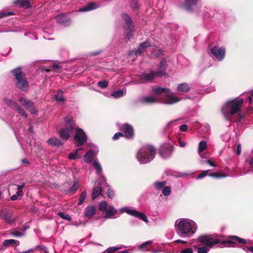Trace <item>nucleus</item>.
Listing matches in <instances>:
<instances>
[{
	"label": "nucleus",
	"instance_id": "19",
	"mask_svg": "<svg viewBox=\"0 0 253 253\" xmlns=\"http://www.w3.org/2000/svg\"><path fill=\"white\" fill-rule=\"evenodd\" d=\"M121 129L123 131L125 136L127 138L132 137L133 135V129L132 126L128 124H125L123 126Z\"/></svg>",
	"mask_w": 253,
	"mask_h": 253
},
{
	"label": "nucleus",
	"instance_id": "28",
	"mask_svg": "<svg viewBox=\"0 0 253 253\" xmlns=\"http://www.w3.org/2000/svg\"><path fill=\"white\" fill-rule=\"evenodd\" d=\"M47 143L49 145L53 146H59L62 145L61 141L58 138L54 137L49 138L47 140Z\"/></svg>",
	"mask_w": 253,
	"mask_h": 253
},
{
	"label": "nucleus",
	"instance_id": "2",
	"mask_svg": "<svg viewBox=\"0 0 253 253\" xmlns=\"http://www.w3.org/2000/svg\"><path fill=\"white\" fill-rule=\"evenodd\" d=\"M198 240L199 242L209 248H211L214 245L218 243H221L222 244H227L229 245L228 247H233V244H235L236 242H239L242 244L247 243L246 240L239 238L236 236H230L227 239L221 240L218 238H212L207 236L203 235L200 236Z\"/></svg>",
	"mask_w": 253,
	"mask_h": 253
},
{
	"label": "nucleus",
	"instance_id": "50",
	"mask_svg": "<svg viewBox=\"0 0 253 253\" xmlns=\"http://www.w3.org/2000/svg\"><path fill=\"white\" fill-rule=\"evenodd\" d=\"M180 253H193V251L191 248H188L181 250Z\"/></svg>",
	"mask_w": 253,
	"mask_h": 253
},
{
	"label": "nucleus",
	"instance_id": "8",
	"mask_svg": "<svg viewBox=\"0 0 253 253\" xmlns=\"http://www.w3.org/2000/svg\"><path fill=\"white\" fill-rule=\"evenodd\" d=\"M65 126L60 131V136L64 139H68L73 134L75 123L73 119L66 118Z\"/></svg>",
	"mask_w": 253,
	"mask_h": 253
},
{
	"label": "nucleus",
	"instance_id": "15",
	"mask_svg": "<svg viewBox=\"0 0 253 253\" xmlns=\"http://www.w3.org/2000/svg\"><path fill=\"white\" fill-rule=\"evenodd\" d=\"M211 52L216 59L220 61L223 60L225 57V49L223 47L215 46L211 50Z\"/></svg>",
	"mask_w": 253,
	"mask_h": 253
},
{
	"label": "nucleus",
	"instance_id": "60",
	"mask_svg": "<svg viewBox=\"0 0 253 253\" xmlns=\"http://www.w3.org/2000/svg\"><path fill=\"white\" fill-rule=\"evenodd\" d=\"M25 186V183H23L21 185H18L17 187V190H22V189Z\"/></svg>",
	"mask_w": 253,
	"mask_h": 253
},
{
	"label": "nucleus",
	"instance_id": "46",
	"mask_svg": "<svg viewBox=\"0 0 253 253\" xmlns=\"http://www.w3.org/2000/svg\"><path fill=\"white\" fill-rule=\"evenodd\" d=\"M98 85L101 88H105L108 84V82L107 81L104 80L103 81H99L97 83Z\"/></svg>",
	"mask_w": 253,
	"mask_h": 253
},
{
	"label": "nucleus",
	"instance_id": "58",
	"mask_svg": "<svg viewBox=\"0 0 253 253\" xmlns=\"http://www.w3.org/2000/svg\"><path fill=\"white\" fill-rule=\"evenodd\" d=\"M175 243H182V244H186L187 242L184 240H176L174 241Z\"/></svg>",
	"mask_w": 253,
	"mask_h": 253
},
{
	"label": "nucleus",
	"instance_id": "7",
	"mask_svg": "<svg viewBox=\"0 0 253 253\" xmlns=\"http://www.w3.org/2000/svg\"><path fill=\"white\" fill-rule=\"evenodd\" d=\"M99 210L105 212V218L113 219L117 217L118 211L113 206L108 205L105 201L101 202L99 205Z\"/></svg>",
	"mask_w": 253,
	"mask_h": 253
},
{
	"label": "nucleus",
	"instance_id": "12",
	"mask_svg": "<svg viewBox=\"0 0 253 253\" xmlns=\"http://www.w3.org/2000/svg\"><path fill=\"white\" fill-rule=\"evenodd\" d=\"M139 102L143 104H153L155 103H161V97L156 95H148L140 97L138 100Z\"/></svg>",
	"mask_w": 253,
	"mask_h": 253
},
{
	"label": "nucleus",
	"instance_id": "55",
	"mask_svg": "<svg viewBox=\"0 0 253 253\" xmlns=\"http://www.w3.org/2000/svg\"><path fill=\"white\" fill-rule=\"evenodd\" d=\"M247 162H248L250 165L253 166V157H250L247 160Z\"/></svg>",
	"mask_w": 253,
	"mask_h": 253
},
{
	"label": "nucleus",
	"instance_id": "59",
	"mask_svg": "<svg viewBox=\"0 0 253 253\" xmlns=\"http://www.w3.org/2000/svg\"><path fill=\"white\" fill-rule=\"evenodd\" d=\"M16 195H17V196H23V192L22 190H18V191H17V192L16 193Z\"/></svg>",
	"mask_w": 253,
	"mask_h": 253
},
{
	"label": "nucleus",
	"instance_id": "54",
	"mask_svg": "<svg viewBox=\"0 0 253 253\" xmlns=\"http://www.w3.org/2000/svg\"><path fill=\"white\" fill-rule=\"evenodd\" d=\"M243 250L247 253L252 252L253 253V247H245L243 248Z\"/></svg>",
	"mask_w": 253,
	"mask_h": 253
},
{
	"label": "nucleus",
	"instance_id": "53",
	"mask_svg": "<svg viewBox=\"0 0 253 253\" xmlns=\"http://www.w3.org/2000/svg\"><path fill=\"white\" fill-rule=\"evenodd\" d=\"M107 194L108 196L110 198H112L114 195V192L111 190L110 189H108Z\"/></svg>",
	"mask_w": 253,
	"mask_h": 253
},
{
	"label": "nucleus",
	"instance_id": "13",
	"mask_svg": "<svg viewBox=\"0 0 253 253\" xmlns=\"http://www.w3.org/2000/svg\"><path fill=\"white\" fill-rule=\"evenodd\" d=\"M173 151V146L169 143L163 144L160 147V155L163 158L170 157Z\"/></svg>",
	"mask_w": 253,
	"mask_h": 253
},
{
	"label": "nucleus",
	"instance_id": "6",
	"mask_svg": "<svg viewBox=\"0 0 253 253\" xmlns=\"http://www.w3.org/2000/svg\"><path fill=\"white\" fill-rule=\"evenodd\" d=\"M12 73L15 78L16 86L24 91H27L29 88V83L21 68H17L12 70Z\"/></svg>",
	"mask_w": 253,
	"mask_h": 253
},
{
	"label": "nucleus",
	"instance_id": "36",
	"mask_svg": "<svg viewBox=\"0 0 253 253\" xmlns=\"http://www.w3.org/2000/svg\"><path fill=\"white\" fill-rule=\"evenodd\" d=\"M55 98L58 101L61 102L64 100V98L63 96V92L61 90L59 89L57 91L55 95Z\"/></svg>",
	"mask_w": 253,
	"mask_h": 253
},
{
	"label": "nucleus",
	"instance_id": "37",
	"mask_svg": "<svg viewBox=\"0 0 253 253\" xmlns=\"http://www.w3.org/2000/svg\"><path fill=\"white\" fill-rule=\"evenodd\" d=\"M166 184V181L156 182L154 183L155 188L157 190L163 189Z\"/></svg>",
	"mask_w": 253,
	"mask_h": 253
},
{
	"label": "nucleus",
	"instance_id": "5",
	"mask_svg": "<svg viewBox=\"0 0 253 253\" xmlns=\"http://www.w3.org/2000/svg\"><path fill=\"white\" fill-rule=\"evenodd\" d=\"M243 102V99L233 100L228 101L222 108L223 114L227 120H229L227 118L228 115H232L238 112L241 109Z\"/></svg>",
	"mask_w": 253,
	"mask_h": 253
},
{
	"label": "nucleus",
	"instance_id": "63",
	"mask_svg": "<svg viewBox=\"0 0 253 253\" xmlns=\"http://www.w3.org/2000/svg\"><path fill=\"white\" fill-rule=\"evenodd\" d=\"M179 146L181 147H183L185 146L186 143L184 141H179Z\"/></svg>",
	"mask_w": 253,
	"mask_h": 253
},
{
	"label": "nucleus",
	"instance_id": "27",
	"mask_svg": "<svg viewBox=\"0 0 253 253\" xmlns=\"http://www.w3.org/2000/svg\"><path fill=\"white\" fill-rule=\"evenodd\" d=\"M190 86L187 83L179 84L177 85V91L182 92H187L190 90Z\"/></svg>",
	"mask_w": 253,
	"mask_h": 253
},
{
	"label": "nucleus",
	"instance_id": "45",
	"mask_svg": "<svg viewBox=\"0 0 253 253\" xmlns=\"http://www.w3.org/2000/svg\"><path fill=\"white\" fill-rule=\"evenodd\" d=\"M209 171V170H207L203 171V172L200 173L199 174H198V175L197 177V179H198L203 178L206 176H207V175L209 174L208 173Z\"/></svg>",
	"mask_w": 253,
	"mask_h": 253
},
{
	"label": "nucleus",
	"instance_id": "49",
	"mask_svg": "<svg viewBox=\"0 0 253 253\" xmlns=\"http://www.w3.org/2000/svg\"><path fill=\"white\" fill-rule=\"evenodd\" d=\"M123 134L122 132H118L117 133H116L114 135L113 137V139L114 140H117L119 139L120 137L123 136Z\"/></svg>",
	"mask_w": 253,
	"mask_h": 253
},
{
	"label": "nucleus",
	"instance_id": "48",
	"mask_svg": "<svg viewBox=\"0 0 253 253\" xmlns=\"http://www.w3.org/2000/svg\"><path fill=\"white\" fill-rule=\"evenodd\" d=\"M12 14H13V13H12L11 12H1V13H0V19L2 17H6L7 16L11 15Z\"/></svg>",
	"mask_w": 253,
	"mask_h": 253
},
{
	"label": "nucleus",
	"instance_id": "11",
	"mask_svg": "<svg viewBox=\"0 0 253 253\" xmlns=\"http://www.w3.org/2000/svg\"><path fill=\"white\" fill-rule=\"evenodd\" d=\"M120 211L121 213L126 212L129 215L140 218L145 222H148V218L145 214L128 207L121 208Z\"/></svg>",
	"mask_w": 253,
	"mask_h": 253
},
{
	"label": "nucleus",
	"instance_id": "43",
	"mask_svg": "<svg viewBox=\"0 0 253 253\" xmlns=\"http://www.w3.org/2000/svg\"><path fill=\"white\" fill-rule=\"evenodd\" d=\"M163 194L164 196H169L171 192V189L169 186H165L163 188Z\"/></svg>",
	"mask_w": 253,
	"mask_h": 253
},
{
	"label": "nucleus",
	"instance_id": "39",
	"mask_svg": "<svg viewBox=\"0 0 253 253\" xmlns=\"http://www.w3.org/2000/svg\"><path fill=\"white\" fill-rule=\"evenodd\" d=\"M124 95V91L122 90L115 91L112 93L111 95L115 98L120 97Z\"/></svg>",
	"mask_w": 253,
	"mask_h": 253
},
{
	"label": "nucleus",
	"instance_id": "34",
	"mask_svg": "<svg viewBox=\"0 0 253 253\" xmlns=\"http://www.w3.org/2000/svg\"><path fill=\"white\" fill-rule=\"evenodd\" d=\"M101 192V188L100 187H95L92 193V199H95L98 197Z\"/></svg>",
	"mask_w": 253,
	"mask_h": 253
},
{
	"label": "nucleus",
	"instance_id": "9",
	"mask_svg": "<svg viewBox=\"0 0 253 253\" xmlns=\"http://www.w3.org/2000/svg\"><path fill=\"white\" fill-rule=\"evenodd\" d=\"M122 16L127 25V28H126V31L125 33L126 41L127 42L129 40L132 36V31L134 30V26L132 24V21L131 18L128 15L123 13L122 15Z\"/></svg>",
	"mask_w": 253,
	"mask_h": 253
},
{
	"label": "nucleus",
	"instance_id": "24",
	"mask_svg": "<svg viewBox=\"0 0 253 253\" xmlns=\"http://www.w3.org/2000/svg\"><path fill=\"white\" fill-rule=\"evenodd\" d=\"M0 216L7 222H12L13 221L12 218V213L5 210H2L0 211Z\"/></svg>",
	"mask_w": 253,
	"mask_h": 253
},
{
	"label": "nucleus",
	"instance_id": "33",
	"mask_svg": "<svg viewBox=\"0 0 253 253\" xmlns=\"http://www.w3.org/2000/svg\"><path fill=\"white\" fill-rule=\"evenodd\" d=\"M13 244H14L16 246H18L19 245V242L18 240L8 239L5 240L3 242V245L4 246H8Z\"/></svg>",
	"mask_w": 253,
	"mask_h": 253
},
{
	"label": "nucleus",
	"instance_id": "57",
	"mask_svg": "<svg viewBox=\"0 0 253 253\" xmlns=\"http://www.w3.org/2000/svg\"><path fill=\"white\" fill-rule=\"evenodd\" d=\"M50 69H52V70L59 69V66L56 64H53L52 65L50 66Z\"/></svg>",
	"mask_w": 253,
	"mask_h": 253
},
{
	"label": "nucleus",
	"instance_id": "26",
	"mask_svg": "<svg viewBox=\"0 0 253 253\" xmlns=\"http://www.w3.org/2000/svg\"><path fill=\"white\" fill-rule=\"evenodd\" d=\"M96 208L94 206H88L87 207L84 211V214L85 216L91 218L95 213Z\"/></svg>",
	"mask_w": 253,
	"mask_h": 253
},
{
	"label": "nucleus",
	"instance_id": "21",
	"mask_svg": "<svg viewBox=\"0 0 253 253\" xmlns=\"http://www.w3.org/2000/svg\"><path fill=\"white\" fill-rule=\"evenodd\" d=\"M167 68L166 61L165 59L161 61L157 69V71L155 72L157 76H162L166 74V70Z\"/></svg>",
	"mask_w": 253,
	"mask_h": 253
},
{
	"label": "nucleus",
	"instance_id": "41",
	"mask_svg": "<svg viewBox=\"0 0 253 253\" xmlns=\"http://www.w3.org/2000/svg\"><path fill=\"white\" fill-rule=\"evenodd\" d=\"M86 196L87 193L85 191L83 192L79 199L78 205H82L85 199L86 198Z\"/></svg>",
	"mask_w": 253,
	"mask_h": 253
},
{
	"label": "nucleus",
	"instance_id": "29",
	"mask_svg": "<svg viewBox=\"0 0 253 253\" xmlns=\"http://www.w3.org/2000/svg\"><path fill=\"white\" fill-rule=\"evenodd\" d=\"M82 151L83 149L81 148L77 149L75 152L71 153L69 155L68 158L73 160L80 159L81 157V153H80V152Z\"/></svg>",
	"mask_w": 253,
	"mask_h": 253
},
{
	"label": "nucleus",
	"instance_id": "32",
	"mask_svg": "<svg viewBox=\"0 0 253 253\" xmlns=\"http://www.w3.org/2000/svg\"><path fill=\"white\" fill-rule=\"evenodd\" d=\"M92 165L95 169L97 174L101 175L102 172V168L99 162L98 161L95 160L93 162Z\"/></svg>",
	"mask_w": 253,
	"mask_h": 253
},
{
	"label": "nucleus",
	"instance_id": "38",
	"mask_svg": "<svg viewBox=\"0 0 253 253\" xmlns=\"http://www.w3.org/2000/svg\"><path fill=\"white\" fill-rule=\"evenodd\" d=\"M57 215L61 218L67 220L68 221L71 220V217L68 214L65 213L63 212H58Z\"/></svg>",
	"mask_w": 253,
	"mask_h": 253
},
{
	"label": "nucleus",
	"instance_id": "17",
	"mask_svg": "<svg viewBox=\"0 0 253 253\" xmlns=\"http://www.w3.org/2000/svg\"><path fill=\"white\" fill-rule=\"evenodd\" d=\"M19 101L21 104L28 110H29V111H30L31 113L34 114L36 112V110L34 104L29 100H27L22 97H20Z\"/></svg>",
	"mask_w": 253,
	"mask_h": 253
},
{
	"label": "nucleus",
	"instance_id": "51",
	"mask_svg": "<svg viewBox=\"0 0 253 253\" xmlns=\"http://www.w3.org/2000/svg\"><path fill=\"white\" fill-rule=\"evenodd\" d=\"M179 129L181 131H186L188 129L187 126L185 124H183L179 126Z\"/></svg>",
	"mask_w": 253,
	"mask_h": 253
},
{
	"label": "nucleus",
	"instance_id": "40",
	"mask_svg": "<svg viewBox=\"0 0 253 253\" xmlns=\"http://www.w3.org/2000/svg\"><path fill=\"white\" fill-rule=\"evenodd\" d=\"M122 248L123 247L122 246H119L118 247H112L108 248L107 249L106 252L107 253H113L118 251V250L122 249Z\"/></svg>",
	"mask_w": 253,
	"mask_h": 253
},
{
	"label": "nucleus",
	"instance_id": "18",
	"mask_svg": "<svg viewBox=\"0 0 253 253\" xmlns=\"http://www.w3.org/2000/svg\"><path fill=\"white\" fill-rule=\"evenodd\" d=\"M56 20L58 23L65 26L69 25L71 22V19L64 14L57 15Z\"/></svg>",
	"mask_w": 253,
	"mask_h": 253
},
{
	"label": "nucleus",
	"instance_id": "35",
	"mask_svg": "<svg viewBox=\"0 0 253 253\" xmlns=\"http://www.w3.org/2000/svg\"><path fill=\"white\" fill-rule=\"evenodd\" d=\"M209 175L211 177L215 178H221L226 177L227 175L224 174L221 172L209 173Z\"/></svg>",
	"mask_w": 253,
	"mask_h": 253
},
{
	"label": "nucleus",
	"instance_id": "1",
	"mask_svg": "<svg viewBox=\"0 0 253 253\" xmlns=\"http://www.w3.org/2000/svg\"><path fill=\"white\" fill-rule=\"evenodd\" d=\"M177 234L182 238L190 237L196 232L197 226L193 220L188 218H179L175 223Z\"/></svg>",
	"mask_w": 253,
	"mask_h": 253
},
{
	"label": "nucleus",
	"instance_id": "14",
	"mask_svg": "<svg viewBox=\"0 0 253 253\" xmlns=\"http://www.w3.org/2000/svg\"><path fill=\"white\" fill-rule=\"evenodd\" d=\"M150 46V44L148 42H145L140 44L139 47L136 50H131L128 54L130 58H135L138 55H140L145 49Z\"/></svg>",
	"mask_w": 253,
	"mask_h": 253
},
{
	"label": "nucleus",
	"instance_id": "47",
	"mask_svg": "<svg viewBox=\"0 0 253 253\" xmlns=\"http://www.w3.org/2000/svg\"><path fill=\"white\" fill-rule=\"evenodd\" d=\"M152 241H147V242L143 243V244H142L141 245V246L140 247V249H141L143 251H146V250H145L146 246L148 245L151 244L152 243Z\"/></svg>",
	"mask_w": 253,
	"mask_h": 253
},
{
	"label": "nucleus",
	"instance_id": "30",
	"mask_svg": "<svg viewBox=\"0 0 253 253\" xmlns=\"http://www.w3.org/2000/svg\"><path fill=\"white\" fill-rule=\"evenodd\" d=\"M93 151L89 150L84 156V161L86 163H90L93 158Z\"/></svg>",
	"mask_w": 253,
	"mask_h": 253
},
{
	"label": "nucleus",
	"instance_id": "42",
	"mask_svg": "<svg viewBox=\"0 0 253 253\" xmlns=\"http://www.w3.org/2000/svg\"><path fill=\"white\" fill-rule=\"evenodd\" d=\"M210 249L206 246L199 247L197 249V252L198 253H208Z\"/></svg>",
	"mask_w": 253,
	"mask_h": 253
},
{
	"label": "nucleus",
	"instance_id": "62",
	"mask_svg": "<svg viewBox=\"0 0 253 253\" xmlns=\"http://www.w3.org/2000/svg\"><path fill=\"white\" fill-rule=\"evenodd\" d=\"M17 195L16 194V195H12L10 199L12 201H15L16 200H17Z\"/></svg>",
	"mask_w": 253,
	"mask_h": 253
},
{
	"label": "nucleus",
	"instance_id": "4",
	"mask_svg": "<svg viewBox=\"0 0 253 253\" xmlns=\"http://www.w3.org/2000/svg\"><path fill=\"white\" fill-rule=\"evenodd\" d=\"M155 154V148L153 146L147 145L140 149L137 155V159L140 164H144L151 161Z\"/></svg>",
	"mask_w": 253,
	"mask_h": 253
},
{
	"label": "nucleus",
	"instance_id": "10",
	"mask_svg": "<svg viewBox=\"0 0 253 253\" xmlns=\"http://www.w3.org/2000/svg\"><path fill=\"white\" fill-rule=\"evenodd\" d=\"M75 144L77 146L83 145L87 140V136L84 130L79 127H76L74 136Z\"/></svg>",
	"mask_w": 253,
	"mask_h": 253
},
{
	"label": "nucleus",
	"instance_id": "56",
	"mask_svg": "<svg viewBox=\"0 0 253 253\" xmlns=\"http://www.w3.org/2000/svg\"><path fill=\"white\" fill-rule=\"evenodd\" d=\"M241 153V144H238L237 146V154L239 155Z\"/></svg>",
	"mask_w": 253,
	"mask_h": 253
},
{
	"label": "nucleus",
	"instance_id": "3",
	"mask_svg": "<svg viewBox=\"0 0 253 253\" xmlns=\"http://www.w3.org/2000/svg\"><path fill=\"white\" fill-rule=\"evenodd\" d=\"M152 92L154 95L161 97L162 103L171 105L179 102L180 98L175 96L171 90L168 88L160 86H154L152 88Z\"/></svg>",
	"mask_w": 253,
	"mask_h": 253
},
{
	"label": "nucleus",
	"instance_id": "64",
	"mask_svg": "<svg viewBox=\"0 0 253 253\" xmlns=\"http://www.w3.org/2000/svg\"><path fill=\"white\" fill-rule=\"evenodd\" d=\"M117 253H128V250H123L118 252Z\"/></svg>",
	"mask_w": 253,
	"mask_h": 253
},
{
	"label": "nucleus",
	"instance_id": "16",
	"mask_svg": "<svg viewBox=\"0 0 253 253\" xmlns=\"http://www.w3.org/2000/svg\"><path fill=\"white\" fill-rule=\"evenodd\" d=\"M3 100L5 103L8 104L9 106H11L14 109L17 111L19 114L23 116L25 118H26L27 117V115L25 112L24 109L19 106L16 103L11 100L6 98H4Z\"/></svg>",
	"mask_w": 253,
	"mask_h": 253
},
{
	"label": "nucleus",
	"instance_id": "52",
	"mask_svg": "<svg viewBox=\"0 0 253 253\" xmlns=\"http://www.w3.org/2000/svg\"><path fill=\"white\" fill-rule=\"evenodd\" d=\"M154 49L157 51V52L156 53L154 52H153V54H154V56H158L162 54V51L157 47H155Z\"/></svg>",
	"mask_w": 253,
	"mask_h": 253
},
{
	"label": "nucleus",
	"instance_id": "25",
	"mask_svg": "<svg viewBox=\"0 0 253 253\" xmlns=\"http://www.w3.org/2000/svg\"><path fill=\"white\" fill-rule=\"evenodd\" d=\"M14 4L22 8H28L31 7L29 0H15Z\"/></svg>",
	"mask_w": 253,
	"mask_h": 253
},
{
	"label": "nucleus",
	"instance_id": "22",
	"mask_svg": "<svg viewBox=\"0 0 253 253\" xmlns=\"http://www.w3.org/2000/svg\"><path fill=\"white\" fill-rule=\"evenodd\" d=\"M100 5L98 3L95 2H92L88 4L85 6L80 8L78 10L79 12H87L92 10L97 9L99 7Z\"/></svg>",
	"mask_w": 253,
	"mask_h": 253
},
{
	"label": "nucleus",
	"instance_id": "61",
	"mask_svg": "<svg viewBox=\"0 0 253 253\" xmlns=\"http://www.w3.org/2000/svg\"><path fill=\"white\" fill-rule=\"evenodd\" d=\"M206 163L211 166L215 167V165L211 162L210 160H208Z\"/></svg>",
	"mask_w": 253,
	"mask_h": 253
},
{
	"label": "nucleus",
	"instance_id": "44",
	"mask_svg": "<svg viewBox=\"0 0 253 253\" xmlns=\"http://www.w3.org/2000/svg\"><path fill=\"white\" fill-rule=\"evenodd\" d=\"M10 234L12 236H13L14 237H20L24 235V233L23 232L15 230L11 231L10 232Z\"/></svg>",
	"mask_w": 253,
	"mask_h": 253
},
{
	"label": "nucleus",
	"instance_id": "20",
	"mask_svg": "<svg viewBox=\"0 0 253 253\" xmlns=\"http://www.w3.org/2000/svg\"><path fill=\"white\" fill-rule=\"evenodd\" d=\"M156 76H157V75L155 72L150 71L148 72H144L142 74L141 79L145 81L152 82Z\"/></svg>",
	"mask_w": 253,
	"mask_h": 253
},
{
	"label": "nucleus",
	"instance_id": "31",
	"mask_svg": "<svg viewBox=\"0 0 253 253\" xmlns=\"http://www.w3.org/2000/svg\"><path fill=\"white\" fill-rule=\"evenodd\" d=\"M198 0H185V8L188 11H191V7L195 5Z\"/></svg>",
	"mask_w": 253,
	"mask_h": 253
},
{
	"label": "nucleus",
	"instance_id": "23",
	"mask_svg": "<svg viewBox=\"0 0 253 253\" xmlns=\"http://www.w3.org/2000/svg\"><path fill=\"white\" fill-rule=\"evenodd\" d=\"M207 143L206 141L202 140L199 143L198 152L202 158H205L206 155L203 153L204 151L207 148Z\"/></svg>",
	"mask_w": 253,
	"mask_h": 253
}]
</instances>
